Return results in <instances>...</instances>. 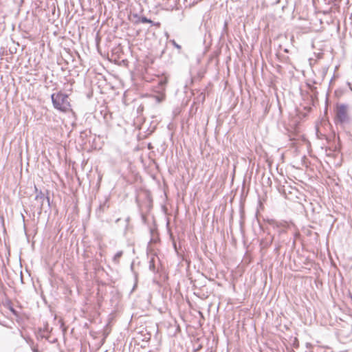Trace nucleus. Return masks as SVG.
I'll list each match as a JSON object with an SVG mask.
<instances>
[{
    "label": "nucleus",
    "mask_w": 352,
    "mask_h": 352,
    "mask_svg": "<svg viewBox=\"0 0 352 352\" xmlns=\"http://www.w3.org/2000/svg\"><path fill=\"white\" fill-rule=\"evenodd\" d=\"M51 98L55 109L63 112H66L69 109L70 104L68 101V96L67 94H63L62 92L53 94L51 96Z\"/></svg>",
    "instance_id": "obj_1"
},
{
    "label": "nucleus",
    "mask_w": 352,
    "mask_h": 352,
    "mask_svg": "<svg viewBox=\"0 0 352 352\" xmlns=\"http://www.w3.org/2000/svg\"><path fill=\"white\" fill-rule=\"evenodd\" d=\"M335 121L336 123H344L349 120V107L344 104L338 103L335 107Z\"/></svg>",
    "instance_id": "obj_2"
},
{
    "label": "nucleus",
    "mask_w": 352,
    "mask_h": 352,
    "mask_svg": "<svg viewBox=\"0 0 352 352\" xmlns=\"http://www.w3.org/2000/svg\"><path fill=\"white\" fill-rule=\"evenodd\" d=\"M167 78L165 77H163L160 78L158 82L157 85L155 87L154 91L156 92L158 95L155 96V98L157 102H162L165 97V90H166V85L167 84Z\"/></svg>",
    "instance_id": "obj_3"
},
{
    "label": "nucleus",
    "mask_w": 352,
    "mask_h": 352,
    "mask_svg": "<svg viewBox=\"0 0 352 352\" xmlns=\"http://www.w3.org/2000/svg\"><path fill=\"white\" fill-rule=\"evenodd\" d=\"M291 193L294 195L296 197V201L300 205L302 209L306 211L303 204V202H307L306 195L304 192H300L298 189H294V192Z\"/></svg>",
    "instance_id": "obj_4"
},
{
    "label": "nucleus",
    "mask_w": 352,
    "mask_h": 352,
    "mask_svg": "<svg viewBox=\"0 0 352 352\" xmlns=\"http://www.w3.org/2000/svg\"><path fill=\"white\" fill-rule=\"evenodd\" d=\"M45 199H47L48 204H50L49 197H45V195L41 191L38 192L35 197V200L38 203L39 212H41L42 210L43 202Z\"/></svg>",
    "instance_id": "obj_5"
},
{
    "label": "nucleus",
    "mask_w": 352,
    "mask_h": 352,
    "mask_svg": "<svg viewBox=\"0 0 352 352\" xmlns=\"http://www.w3.org/2000/svg\"><path fill=\"white\" fill-rule=\"evenodd\" d=\"M133 17L137 18V21L135 22V23H153V21L146 18V16H139L137 14H133Z\"/></svg>",
    "instance_id": "obj_6"
},
{
    "label": "nucleus",
    "mask_w": 352,
    "mask_h": 352,
    "mask_svg": "<svg viewBox=\"0 0 352 352\" xmlns=\"http://www.w3.org/2000/svg\"><path fill=\"white\" fill-rule=\"evenodd\" d=\"M123 252L122 251H118L113 256V261L116 264H118L120 262V258L122 256Z\"/></svg>",
    "instance_id": "obj_7"
},
{
    "label": "nucleus",
    "mask_w": 352,
    "mask_h": 352,
    "mask_svg": "<svg viewBox=\"0 0 352 352\" xmlns=\"http://www.w3.org/2000/svg\"><path fill=\"white\" fill-rule=\"evenodd\" d=\"M170 43L173 44V45L176 47L178 50H181L182 47L179 44H177L175 40H170Z\"/></svg>",
    "instance_id": "obj_8"
},
{
    "label": "nucleus",
    "mask_w": 352,
    "mask_h": 352,
    "mask_svg": "<svg viewBox=\"0 0 352 352\" xmlns=\"http://www.w3.org/2000/svg\"><path fill=\"white\" fill-rule=\"evenodd\" d=\"M32 350L33 352H40L36 346H32Z\"/></svg>",
    "instance_id": "obj_9"
},
{
    "label": "nucleus",
    "mask_w": 352,
    "mask_h": 352,
    "mask_svg": "<svg viewBox=\"0 0 352 352\" xmlns=\"http://www.w3.org/2000/svg\"><path fill=\"white\" fill-rule=\"evenodd\" d=\"M151 24H152V25H157V26H160V23L159 22H157V23H155L153 21V23H151Z\"/></svg>",
    "instance_id": "obj_10"
}]
</instances>
